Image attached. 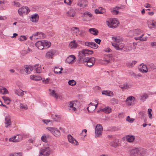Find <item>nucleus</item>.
I'll return each instance as SVG.
<instances>
[{
  "label": "nucleus",
  "mask_w": 156,
  "mask_h": 156,
  "mask_svg": "<svg viewBox=\"0 0 156 156\" xmlns=\"http://www.w3.org/2000/svg\"><path fill=\"white\" fill-rule=\"evenodd\" d=\"M20 108L21 109H27L28 108L26 104L21 103L20 105Z\"/></svg>",
  "instance_id": "nucleus-47"
},
{
  "label": "nucleus",
  "mask_w": 156,
  "mask_h": 156,
  "mask_svg": "<svg viewBox=\"0 0 156 156\" xmlns=\"http://www.w3.org/2000/svg\"><path fill=\"white\" fill-rule=\"evenodd\" d=\"M47 129L55 136L58 137L60 135V132L58 129L55 127H48Z\"/></svg>",
  "instance_id": "nucleus-5"
},
{
  "label": "nucleus",
  "mask_w": 156,
  "mask_h": 156,
  "mask_svg": "<svg viewBox=\"0 0 156 156\" xmlns=\"http://www.w3.org/2000/svg\"><path fill=\"white\" fill-rule=\"evenodd\" d=\"M76 58L73 55H71L68 57L66 59V62L69 64L73 63L76 61Z\"/></svg>",
  "instance_id": "nucleus-9"
},
{
  "label": "nucleus",
  "mask_w": 156,
  "mask_h": 156,
  "mask_svg": "<svg viewBox=\"0 0 156 156\" xmlns=\"http://www.w3.org/2000/svg\"><path fill=\"white\" fill-rule=\"evenodd\" d=\"M34 69V71H35L37 73H40L42 72L41 69H32V71Z\"/></svg>",
  "instance_id": "nucleus-55"
},
{
  "label": "nucleus",
  "mask_w": 156,
  "mask_h": 156,
  "mask_svg": "<svg viewBox=\"0 0 156 156\" xmlns=\"http://www.w3.org/2000/svg\"><path fill=\"white\" fill-rule=\"evenodd\" d=\"M51 117L52 119H53L54 121H59L60 119V118L59 116L57 115H51Z\"/></svg>",
  "instance_id": "nucleus-31"
},
{
  "label": "nucleus",
  "mask_w": 156,
  "mask_h": 156,
  "mask_svg": "<svg viewBox=\"0 0 156 156\" xmlns=\"http://www.w3.org/2000/svg\"><path fill=\"white\" fill-rule=\"evenodd\" d=\"M93 53L92 50L84 49L79 52V58L75 64L76 66H79L80 63H83L87 67H90L93 65L95 62V58L94 57H84L87 55H91Z\"/></svg>",
  "instance_id": "nucleus-1"
},
{
  "label": "nucleus",
  "mask_w": 156,
  "mask_h": 156,
  "mask_svg": "<svg viewBox=\"0 0 156 156\" xmlns=\"http://www.w3.org/2000/svg\"><path fill=\"white\" fill-rule=\"evenodd\" d=\"M51 149L49 147H44L41 148L39 152V156H48Z\"/></svg>",
  "instance_id": "nucleus-4"
},
{
  "label": "nucleus",
  "mask_w": 156,
  "mask_h": 156,
  "mask_svg": "<svg viewBox=\"0 0 156 156\" xmlns=\"http://www.w3.org/2000/svg\"><path fill=\"white\" fill-rule=\"evenodd\" d=\"M126 139L127 141L131 142L134 140L135 139V137L132 135H128L126 136Z\"/></svg>",
  "instance_id": "nucleus-27"
},
{
  "label": "nucleus",
  "mask_w": 156,
  "mask_h": 156,
  "mask_svg": "<svg viewBox=\"0 0 156 156\" xmlns=\"http://www.w3.org/2000/svg\"><path fill=\"white\" fill-rule=\"evenodd\" d=\"M148 97V95L145 93L139 97V99L142 102H144L145 101L146 99Z\"/></svg>",
  "instance_id": "nucleus-25"
},
{
  "label": "nucleus",
  "mask_w": 156,
  "mask_h": 156,
  "mask_svg": "<svg viewBox=\"0 0 156 156\" xmlns=\"http://www.w3.org/2000/svg\"><path fill=\"white\" fill-rule=\"evenodd\" d=\"M94 40V41L95 42H96V43H97V44H100L101 43V40L99 39H98V38L95 39Z\"/></svg>",
  "instance_id": "nucleus-61"
},
{
  "label": "nucleus",
  "mask_w": 156,
  "mask_h": 156,
  "mask_svg": "<svg viewBox=\"0 0 156 156\" xmlns=\"http://www.w3.org/2000/svg\"><path fill=\"white\" fill-rule=\"evenodd\" d=\"M0 93L2 94H8V92L7 90L5 87H0Z\"/></svg>",
  "instance_id": "nucleus-32"
},
{
  "label": "nucleus",
  "mask_w": 156,
  "mask_h": 156,
  "mask_svg": "<svg viewBox=\"0 0 156 156\" xmlns=\"http://www.w3.org/2000/svg\"><path fill=\"white\" fill-rule=\"evenodd\" d=\"M42 121L44 123L46 124H48L49 122H51V124H52V121L51 120L44 119Z\"/></svg>",
  "instance_id": "nucleus-56"
},
{
  "label": "nucleus",
  "mask_w": 156,
  "mask_h": 156,
  "mask_svg": "<svg viewBox=\"0 0 156 156\" xmlns=\"http://www.w3.org/2000/svg\"><path fill=\"white\" fill-rule=\"evenodd\" d=\"M56 53V51L54 50H51L47 52L46 55L47 58H52Z\"/></svg>",
  "instance_id": "nucleus-15"
},
{
  "label": "nucleus",
  "mask_w": 156,
  "mask_h": 156,
  "mask_svg": "<svg viewBox=\"0 0 156 156\" xmlns=\"http://www.w3.org/2000/svg\"><path fill=\"white\" fill-rule=\"evenodd\" d=\"M83 15L84 16V17L88 16L89 17H91L92 16V14L89 12H84L83 13Z\"/></svg>",
  "instance_id": "nucleus-49"
},
{
  "label": "nucleus",
  "mask_w": 156,
  "mask_h": 156,
  "mask_svg": "<svg viewBox=\"0 0 156 156\" xmlns=\"http://www.w3.org/2000/svg\"><path fill=\"white\" fill-rule=\"evenodd\" d=\"M39 19V16L38 14L35 13L31 16L30 20L32 22H36Z\"/></svg>",
  "instance_id": "nucleus-20"
},
{
  "label": "nucleus",
  "mask_w": 156,
  "mask_h": 156,
  "mask_svg": "<svg viewBox=\"0 0 156 156\" xmlns=\"http://www.w3.org/2000/svg\"><path fill=\"white\" fill-rule=\"evenodd\" d=\"M50 79L49 78H47L45 80H42V82L44 84H48L49 83Z\"/></svg>",
  "instance_id": "nucleus-52"
},
{
  "label": "nucleus",
  "mask_w": 156,
  "mask_h": 156,
  "mask_svg": "<svg viewBox=\"0 0 156 156\" xmlns=\"http://www.w3.org/2000/svg\"><path fill=\"white\" fill-rule=\"evenodd\" d=\"M129 75L130 76H134L135 78H136V75L134 74V73L133 72H130L129 73Z\"/></svg>",
  "instance_id": "nucleus-64"
},
{
  "label": "nucleus",
  "mask_w": 156,
  "mask_h": 156,
  "mask_svg": "<svg viewBox=\"0 0 156 156\" xmlns=\"http://www.w3.org/2000/svg\"><path fill=\"white\" fill-rule=\"evenodd\" d=\"M41 65L39 64H36L34 66H32L31 65H26L24 66V68H39L41 67Z\"/></svg>",
  "instance_id": "nucleus-23"
},
{
  "label": "nucleus",
  "mask_w": 156,
  "mask_h": 156,
  "mask_svg": "<svg viewBox=\"0 0 156 156\" xmlns=\"http://www.w3.org/2000/svg\"><path fill=\"white\" fill-rule=\"evenodd\" d=\"M94 12L96 14H103L104 13L103 11H102L101 10H100L97 9H96L95 10Z\"/></svg>",
  "instance_id": "nucleus-53"
},
{
  "label": "nucleus",
  "mask_w": 156,
  "mask_h": 156,
  "mask_svg": "<svg viewBox=\"0 0 156 156\" xmlns=\"http://www.w3.org/2000/svg\"><path fill=\"white\" fill-rule=\"evenodd\" d=\"M75 12L73 9H70L67 12V15L68 16L70 17H73L74 16Z\"/></svg>",
  "instance_id": "nucleus-33"
},
{
  "label": "nucleus",
  "mask_w": 156,
  "mask_h": 156,
  "mask_svg": "<svg viewBox=\"0 0 156 156\" xmlns=\"http://www.w3.org/2000/svg\"><path fill=\"white\" fill-rule=\"evenodd\" d=\"M68 139L70 143L76 145H78V142L71 135H69L68 136Z\"/></svg>",
  "instance_id": "nucleus-14"
},
{
  "label": "nucleus",
  "mask_w": 156,
  "mask_h": 156,
  "mask_svg": "<svg viewBox=\"0 0 156 156\" xmlns=\"http://www.w3.org/2000/svg\"><path fill=\"white\" fill-rule=\"evenodd\" d=\"M146 150L141 147L137 148V156H144Z\"/></svg>",
  "instance_id": "nucleus-13"
},
{
  "label": "nucleus",
  "mask_w": 156,
  "mask_h": 156,
  "mask_svg": "<svg viewBox=\"0 0 156 156\" xmlns=\"http://www.w3.org/2000/svg\"><path fill=\"white\" fill-rule=\"evenodd\" d=\"M76 105V104L75 103L74 101H71L69 104V106L70 108H72V109L74 111H76V108L74 106Z\"/></svg>",
  "instance_id": "nucleus-40"
},
{
  "label": "nucleus",
  "mask_w": 156,
  "mask_h": 156,
  "mask_svg": "<svg viewBox=\"0 0 156 156\" xmlns=\"http://www.w3.org/2000/svg\"><path fill=\"white\" fill-rule=\"evenodd\" d=\"M73 0H64V3L68 5H70Z\"/></svg>",
  "instance_id": "nucleus-51"
},
{
  "label": "nucleus",
  "mask_w": 156,
  "mask_h": 156,
  "mask_svg": "<svg viewBox=\"0 0 156 156\" xmlns=\"http://www.w3.org/2000/svg\"><path fill=\"white\" fill-rule=\"evenodd\" d=\"M89 31L90 33L95 35H98V30L97 29L94 28L89 29Z\"/></svg>",
  "instance_id": "nucleus-28"
},
{
  "label": "nucleus",
  "mask_w": 156,
  "mask_h": 156,
  "mask_svg": "<svg viewBox=\"0 0 156 156\" xmlns=\"http://www.w3.org/2000/svg\"><path fill=\"white\" fill-rule=\"evenodd\" d=\"M112 110L111 108L109 107H107L103 109H102V111L106 113H109L111 112Z\"/></svg>",
  "instance_id": "nucleus-35"
},
{
  "label": "nucleus",
  "mask_w": 156,
  "mask_h": 156,
  "mask_svg": "<svg viewBox=\"0 0 156 156\" xmlns=\"http://www.w3.org/2000/svg\"><path fill=\"white\" fill-rule=\"evenodd\" d=\"M23 91L21 90L19 91L18 94H17V95L19 96H22L24 95Z\"/></svg>",
  "instance_id": "nucleus-59"
},
{
  "label": "nucleus",
  "mask_w": 156,
  "mask_h": 156,
  "mask_svg": "<svg viewBox=\"0 0 156 156\" xmlns=\"http://www.w3.org/2000/svg\"><path fill=\"white\" fill-rule=\"evenodd\" d=\"M137 40H140V41H145L147 40V37L144 36L143 34L139 37H137Z\"/></svg>",
  "instance_id": "nucleus-36"
},
{
  "label": "nucleus",
  "mask_w": 156,
  "mask_h": 156,
  "mask_svg": "<svg viewBox=\"0 0 156 156\" xmlns=\"http://www.w3.org/2000/svg\"><path fill=\"white\" fill-rule=\"evenodd\" d=\"M152 112V110L151 108H149L148 109L147 113L148 114V116L150 119H151L152 118V115L151 114V112Z\"/></svg>",
  "instance_id": "nucleus-48"
},
{
  "label": "nucleus",
  "mask_w": 156,
  "mask_h": 156,
  "mask_svg": "<svg viewBox=\"0 0 156 156\" xmlns=\"http://www.w3.org/2000/svg\"><path fill=\"white\" fill-rule=\"evenodd\" d=\"M154 67V64L153 63H150L148 66L141 63L139 66L138 68H153Z\"/></svg>",
  "instance_id": "nucleus-19"
},
{
  "label": "nucleus",
  "mask_w": 156,
  "mask_h": 156,
  "mask_svg": "<svg viewBox=\"0 0 156 156\" xmlns=\"http://www.w3.org/2000/svg\"><path fill=\"white\" fill-rule=\"evenodd\" d=\"M120 9L119 7L116 6L115 8H113L112 10L111 11L112 14H117L119 12L118 10Z\"/></svg>",
  "instance_id": "nucleus-34"
},
{
  "label": "nucleus",
  "mask_w": 156,
  "mask_h": 156,
  "mask_svg": "<svg viewBox=\"0 0 156 156\" xmlns=\"http://www.w3.org/2000/svg\"><path fill=\"white\" fill-rule=\"evenodd\" d=\"M5 126L6 128L9 127L12 124L10 117L9 115L5 116Z\"/></svg>",
  "instance_id": "nucleus-12"
},
{
  "label": "nucleus",
  "mask_w": 156,
  "mask_h": 156,
  "mask_svg": "<svg viewBox=\"0 0 156 156\" xmlns=\"http://www.w3.org/2000/svg\"><path fill=\"white\" fill-rule=\"evenodd\" d=\"M84 44L87 46L94 49H96L98 47V45L94 42L86 41L85 42Z\"/></svg>",
  "instance_id": "nucleus-11"
},
{
  "label": "nucleus",
  "mask_w": 156,
  "mask_h": 156,
  "mask_svg": "<svg viewBox=\"0 0 156 156\" xmlns=\"http://www.w3.org/2000/svg\"><path fill=\"white\" fill-rule=\"evenodd\" d=\"M71 30L73 32V33L76 34H78L80 32V29L79 28L76 27H73Z\"/></svg>",
  "instance_id": "nucleus-43"
},
{
  "label": "nucleus",
  "mask_w": 156,
  "mask_h": 156,
  "mask_svg": "<svg viewBox=\"0 0 156 156\" xmlns=\"http://www.w3.org/2000/svg\"><path fill=\"white\" fill-rule=\"evenodd\" d=\"M112 39L114 40L116 43H112V45L116 50H120L122 49L124 46V44L122 43H119L122 40L121 39H120L119 37H112Z\"/></svg>",
  "instance_id": "nucleus-2"
},
{
  "label": "nucleus",
  "mask_w": 156,
  "mask_h": 156,
  "mask_svg": "<svg viewBox=\"0 0 156 156\" xmlns=\"http://www.w3.org/2000/svg\"><path fill=\"white\" fill-rule=\"evenodd\" d=\"M101 93L102 94L110 97H112L114 95L113 92L110 90H103L102 91Z\"/></svg>",
  "instance_id": "nucleus-21"
},
{
  "label": "nucleus",
  "mask_w": 156,
  "mask_h": 156,
  "mask_svg": "<svg viewBox=\"0 0 156 156\" xmlns=\"http://www.w3.org/2000/svg\"><path fill=\"white\" fill-rule=\"evenodd\" d=\"M136 62V61H132V62H128L126 63V65L128 67H133L135 65Z\"/></svg>",
  "instance_id": "nucleus-38"
},
{
  "label": "nucleus",
  "mask_w": 156,
  "mask_h": 156,
  "mask_svg": "<svg viewBox=\"0 0 156 156\" xmlns=\"http://www.w3.org/2000/svg\"><path fill=\"white\" fill-rule=\"evenodd\" d=\"M30 11V10L27 6L23 7L18 10V12L20 16H22L23 13H28Z\"/></svg>",
  "instance_id": "nucleus-8"
},
{
  "label": "nucleus",
  "mask_w": 156,
  "mask_h": 156,
  "mask_svg": "<svg viewBox=\"0 0 156 156\" xmlns=\"http://www.w3.org/2000/svg\"><path fill=\"white\" fill-rule=\"evenodd\" d=\"M30 78L32 80L35 81L41 80L42 79V78L40 76H37L34 75H30Z\"/></svg>",
  "instance_id": "nucleus-29"
},
{
  "label": "nucleus",
  "mask_w": 156,
  "mask_h": 156,
  "mask_svg": "<svg viewBox=\"0 0 156 156\" xmlns=\"http://www.w3.org/2000/svg\"><path fill=\"white\" fill-rule=\"evenodd\" d=\"M23 139V136L22 135L19 134L10 138L9 140L14 142H17L22 140Z\"/></svg>",
  "instance_id": "nucleus-6"
},
{
  "label": "nucleus",
  "mask_w": 156,
  "mask_h": 156,
  "mask_svg": "<svg viewBox=\"0 0 156 156\" xmlns=\"http://www.w3.org/2000/svg\"><path fill=\"white\" fill-rule=\"evenodd\" d=\"M26 50H23L20 51V53L23 56H24L28 53L29 52L32 51L28 47L25 48Z\"/></svg>",
  "instance_id": "nucleus-24"
},
{
  "label": "nucleus",
  "mask_w": 156,
  "mask_h": 156,
  "mask_svg": "<svg viewBox=\"0 0 156 156\" xmlns=\"http://www.w3.org/2000/svg\"><path fill=\"white\" fill-rule=\"evenodd\" d=\"M26 39V37L24 35H21L20 36V37L18 38V40L20 41H24Z\"/></svg>",
  "instance_id": "nucleus-50"
},
{
  "label": "nucleus",
  "mask_w": 156,
  "mask_h": 156,
  "mask_svg": "<svg viewBox=\"0 0 156 156\" xmlns=\"http://www.w3.org/2000/svg\"><path fill=\"white\" fill-rule=\"evenodd\" d=\"M140 72H142V73H146L148 71V69H139Z\"/></svg>",
  "instance_id": "nucleus-54"
},
{
  "label": "nucleus",
  "mask_w": 156,
  "mask_h": 156,
  "mask_svg": "<svg viewBox=\"0 0 156 156\" xmlns=\"http://www.w3.org/2000/svg\"><path fill=\"white\" fill-rule=\"evenodd\" d=\"M18 69V70L20 73L25 75L30 74L32 71V69Z\"/></svg>",
  "instance_id": "nucleus-18"
},
{
  "label": "nucleus",
  "mask_w": 156,
  "mask_h": 156,
  "mask_svg": "<svg viewBox=\"0 0 156 156\" xmlns=\"http://www.w3.org/2000/svg\"><path fill=\"white\" fill-rule=\"evenodd\" d=\"M68 83L69 85L74 86L76 84V82L74 80H71L68 81Z\"/></svg>",
  "instance_id": "nucleus-46"
},
{
  "label": "nucleus",
  "mask_w": 156,
  "mask_h": 156,
  "mask_svg": "<svg viewBox=\"0 0 156 156\" xmlns=\"http://www.w3.org/2000/svg\"><path fill=\"white\" fill-rule=\"evenodd\" d=\"M49 90L50 92V93H49L50 96L54 97L57 99L58 98L61 99L62 98V96L61 95H58L55 92V91L54 90H52L50 89H49Z\"/></svg>",
  "instance_id": "nucleus-10"
},
{
  "label": "nucleus",
  "mask_w": 156,
  "mask_h": 156,
  "mask_svg": "<svg viewBox=\"0 0 156 156\" xmlns=\"http://www.w3.org/2000/svg\"><path fill=\"white\" fill-rule=\"evenodd\" d=\"M126 119V121L130 123L133 122L134 120V119L132 118H131L129 116L127 117Z\"/></svg>",
  "instance_id": "nucleus-45"
},
{
  "label": "nucleus",
  "mask_w": 156,
  "mask_h": 156,
  "mask_svg": "<svg viewBox=\"0 0 156 156\" xmlns=\"http://www.w3.org/2000/svg\"><path fill=\"white\" fill-rule=\"evenodd\" d=\"M83 7H85L87 6V2L86 0H82Z\"/></svg>",
  "instance_id": "nucleus-57"
},
{
  "label": "nucleus",
  "mask_w": 156,
  "mask_h": 156,
  "mask_svg": "<svg viewBox=\"0 0 156 156\" xmlns=\"http://www.w3.org/2000/svg\"><path fill=\"white\" fill-rule=\"evenodd\" d=\"M109 144L111 146L114 148H116L119 145L118 143L114 141L110 142Z\"/></svg>",
  "instance_id": "nucleus-42"
},
{
  "label": "nucleus",
  "mask_w": 156,
  "mask_h": 156,
  "mask_svg": "<svg viewBox=\"0 0 156 156\" xmlns=\"http://www.w3.org/2000/svg\"><path fill=\"white\" fill-rule=\"evenodd\" d=\"M77 45V44L75 42V41L73 40L69 44V46L72 49L75 48Z\"/></svg>",
  "instance_id": "nucleus-30"
},
{
  "label": "nucleus",
  "mask_w": 156,
  "mask_h": 156,
  "mask_svg": "<svg viewBox=\"0 0 156 156\" xmlns=\"http://www.w3.org/2000/svg\"><path fill=\"white\" fill-rule=\"evenodd\" d=\"M9 156H22L20 153H17L14 154H10Z\"/></svg>",
  "instance_id": "nucleus-62"
},
{
  "label": "nucleus",
  "mask_w": 156,
  "mask_h": 156,
  "mask_svg": "<svg viewBox=\"0 0 156 156\" xmlns=\"http://www.w3.org/2000/svg\"><path fill=\"white\" fill-rule=\"evenodd\" d=\"M147 24L149 28L150 29L156 28V20H153L147 21Z\"/></svg>",
  "instance_id": "nucleus-17"
},
{
  "label": "nucleus",
  "mask_w": 156,
  "mask_h": 156,
  "mask_svg": "<svg viewBox=\"0 0 156 156\" xmlns=\"http://www.w3.org/2000/svg\"><path fill=\"white\" fill-rule=\"evenodd\" d=\"M83 3H82V0H81V1H79L77 4V5L80 7H83Z\"/></svg>",
  "instance_id": "nucleus-60"
},
{
  "label": "nucleus",
  "mask_w": 156,
  "mask_h": 156,
  "mask_svg": "<svg viewBox=\"0 0 156 156\" xmlns=\"http://www.w3.org/2000/svg\"><path fill=\"white\" fill-rule=\"evenodd\" d=\"M102 129L101 125L98 124L96 126L95 129L96 137H98L101 135Z\"/></svg>",
  "instance_id": "nucleus-7"
},
{
  "label": "nucleus",
  "mask_w": 156,
  "mask_h": 156,
  "mask_svg": "<svg viewBox=\"0 0 156 156\" xmlns=\"http://www.w3.org/2000/svg\"><path fill=\"white\" fill-rule=\"evenodd\" d=\"M43 43V40L42 41H39L35 43V45L38 49L42 50L44 48Z\"/></svg>",
  "instance_id": "nucleus-22"
},
{
  "label": "nucleus",
  "mask_w": 156,
  "mask_h": 156,
  "mask_svg": "<svg viewBox=\"0 0 156 156\" xmlns=\"http://www.w3.org/2000/svg\"><path fill=\"white\" fill-rule=\"evenodd\" d=\"M108 138L111 140H115V137L112 135H108Z\"/></svg>",
  "instance_id": "nucleus-63"
},
{
  "label": "nucleus",
  "mask_w": 156,
  "mask_h": 156,
  "mask_svg": "<svg viewBox=\"0 0 156 156\" xmlns=\"http://www.w3.org/2000/svg\"><path fill=\"white\" fill-rule=\"evenodd\" d=\"M43 34L42 32H36V33H34L33 35L34 36H36L38 35H42V36L43 37Z\"/></svg>",
  "instance_id": "nucleus-58"
},
{
  "label": "nucleus",
  "mask_w": 156,
  "mask_h": 156,
  "mask_svg": "<svg viewBox=\"0 0 156 156\" xmlns=\"http://www.w3.org/2000/svg\"><path fill=\"white\" fill-rule=\"evenodd\" d=\"M43 45L44 48H47L50 47L51 46V43L46 40H43Z\"/></svg>",
  "instance_id": "nucleus-26"
},
{
  "label": "nucleus",
  "mask_w": 156,
  "mask_h": 156,
  "mask_svg": "<svg viewBox=\"0 0 156 156\" xmlns=\"http://www.w3.org/2000/svg\"><path fill=\"white\" fill-rule=\"evenodd\" d=\"M130 154L132 156H136V149L135 148L132 149L130 152Z\"/></svg>",
  "instance_id": "nucleus-44"
},
{
  "label": "nucleus",
  "mask_w": 156,
  "mask_h": 156,
  "mask_svg": "<svg viewBox=\"0 0 156 156\" xmlns=\"http://www.w3.org/2000/svg\"><path fill=\"white\" fill-rule=\"evenodd\" d=\"M136 33V30H130L129 31L127 34V36L129 37H133L135 34Z\"/></svg>",
  "instance_id": "nucleus-41"
},
{
  "label": "nucleus",
  "mask_w": 156,
  "mask_h": 156,
  "mask_svg": "<svg viewBox=\"0 0 156 156\" xmlns=\"http://www.w3.org/2000/svg\"><path fill=\"white\" fill-rule=\"evenodd\" d=\"M106 23L109 28H115L119 26V23L115 18H110L106 20Z\"/></svg>",
  "instance_id": "nucleus-3"
},
{
  "label": "nucleus",
  "mask_w": 156,
  "mask_h": 156,
  "mask_svg": "<svg viewBox=\"0 0 156 156\" xmlns=\"http://www.w3.org/2000/svg\"><path fill=\"white\" fill-rule=\"evenodd\" d=\"M122 89V90H124L125 89H128L129 87L128 85L126 83H124L123 85H120L119 86Z\"/></svg>",
  "instance_id": "nucleus-39"
},
{
  "label": "nucleus",
  "mask_w": 156,
  "mask_h": 156,
  "mask_svg": "<svg viewBox=\"0 0 156 156\" xmlns=\"http://www.w3.org/2000/svg\"><path fill=\"white\" fill-rule=\"evenodd\" d=\"M49 135H46L44 134L41 136V140L42 141L46 143L47 141V138H49Z\"/></svg>",
  "instance_id": "nucleus-37"
},
{
  "label": "nucleus",
  "mask_w": 156,
  "mask_h": 156,
  "mask_svg": "<svg viewBox=\"0 0 156 156\" xmlns=\"http://www.w3.org/2000/svg\"><path fill=\"white\" fill-rule=\"evenodd\" d=\"M135 98L132 96H129L128 97L126 101V103L128 106L131 105L132 104V102H134Z\"/></svg>",
  "instance_id": "nucleus-16"
}]
</instances>
